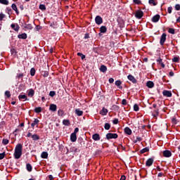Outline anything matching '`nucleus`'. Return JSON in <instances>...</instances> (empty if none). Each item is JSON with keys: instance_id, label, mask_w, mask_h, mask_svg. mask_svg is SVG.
<instances>
[{"instance_id": "nucleus-1", "label": "nucleus", "mask_w": 180, "mask_h": 180, "mask_svg": "<svg viewBox=\"0 0 180 180\" xmlns=\"http://www.w3.org/2000/svg\"><path fill=\"white\" fill-rule=\"evenodd\" d=\"M22 146L20 143L17 144L15 149V153H14V157L15 160H19L20 157H22Z\"/></svg>"}, {"instance_id": "nucleus-2", "label": "nucleus", "mask_w": 180, "mask_h": 180, "mask_svg": "<svg viewBox=\"0 0 180 180\" xmlns=\"http://www.w3.org/2000/svg\"><path fill=\"white\" fill-rule=\"evenodd\" d=\"M144 15V13L141 10H138L135 13V18L136 19H141Z\"/></svg>"}, {"instance_id": "nucleus-3", "label": "nucleus", "mask_w": 180, "mask_h": 180, "mask_svg": "<svg viewBox=\"0 0 180 180\" xmlns=\"http://www.w3.org/2000/svg\"><path fill=\"white\" fill-rule=\"evenodd\" d=\"M117 134L108 133L106 134L107 140H110V139H117Z\"/></svg>"}, {"instance_id": "nucleus-4", "label": "nucleus", "mask_w": 180, "mask_h": 180, "mask_svg": "<svg viewBox=\"0 0 180 180\" xmlns=\"http://www.w3.org/2000/svg\"><path fill=\"white\" fill-rule=\"evenodd\" d=\"M165 40H167V34L164 33L162 34L160 37V43L161 46H164V44L165 43Z\"/></svg>"}, {"instance_id": "nucleus-5", "label": "nucleus", "mask_w": 180, "mask_h": 180, "mask_svg": "<svg viewBox=\"0 0 180 180\" xmlns=\"http://www.w3.org/2000/svg\"><path fill=\"white\" fill-rule=\"evenodd\" d=\"M95 22L96 25H102V23H103V20L102 19V17L97 15L95 18Z\"/></svg>"}, {"instance_id": "nucleus-6", "label": "nucleus", "mask_w": 180, "mask_h": 180, "mask_svg": "<svg viewBox=\"0 0 180 180\" xmlns=\"http://www.w3.org/2000/svg\"><path fill=\"white\" fill-rule=\"evenodd\" d=\"M162 94L164 96H167V98H171V96H172V93L167 90H164Z\"/></svg>"}, {"instance_id": "nucleus-7", "label": "nucleus", "mask_w": 180, "mask_h": 180, "mask_svg": "<svg viewBox=\"0 0 180 180\" xmlns=\"http://www.w3.org/2000/svg\"><path fill=\"white\" fill-rule=\"evenodd\" d=\"M154 162V159L153 158L148 159L146 161V167H151L153 163Z\"/></svg>"}, {"instance_id": "nucleus-8", "label": "nucleus", "mask_w": 180, "mask_h": 180, "mask_svg": "<svg viewBox=\"0 0 180 180\" xmlns=\"http://www.w3.org/2000/svg\"><path fill=\"white\" fill-rule=\"evenodd\" d=\"M163 155H164V157L169 158L172 155V153L169 150H164Z\"/></svg>"}, {"instance_id": "nucleus-9", "label": "nucleus", "mask_w": 180, "mask_h": 180, "mask_svg": "<svg viewBox=\"0 0 180 180\" xmlns=\"http://www.w3.org/2000/svg\"><path fill=\"white\" fill-rule=\"evenodd\" d=\"M92 139L93 140H94L95 141H99V140H101V136H99V134H94L92 136Z\"/></svg>"}, {"instance_id": "nucleus-10", "label": "nucleus", "mask_w": 180, "mask_h": 180, "mask_svg": "<svg viewBox=\"0 0 180 180\" xmlns=\"http://www.w3.org/2000/svg\"><path fill=\"white\" fill-rule=\"evenodd\" d=\"M127 78L128 79H129V81H131L133 84H136V82H137V80L136 79V78H134V77L131 75H128Z\"/></svg>"}, {"instance_id": "nucleus-11", "label": "nucleus", "mask_w": 180, "mask_h": 180, "mask_svg": "<svg viewBox=\"0 0 180 180\" xmlns=\"http://www.w3.org/2000/svg\"><path fill=\"white\" fill-rule=\"evenodd\" d=\"M158 20H160V15L158 14L152 18V22H153L154 23H157Z\"/></svg>"}, {"instance_id": "nucleus-12", "label": "nucleus", "mask_w": 180, "mask_h": 180, "mask_svg": "<svg viewBox=\"0 0 180 180\" xmlns=\"http://www.w3.org/2000/svg\"><path fill=\"white\" fill-rule=\"evenodd\" d=\"M49 110H51V112H56L57 111V105L55 104H51L49 107Z\"/></svg>"}, {"instance_id": "nucleus-13", "label": "nucleus", "mask_w": 180, "mask_h": 180, "mask_svg": "<svg viewBox=\"0 0 180 180\" xmlns=\"http://www.w3.org/2000/svg\"><path fill=\"white\" fill-rule=\"evenodd\" d=\"M70 140L72 143H75V141H77V134L72 133L70 135Z\"/></svg>"}, {"instance_id": "nucleus-14", "label": "nucleus", "mask_w": 180, "mask_h": 180, "mask_svg": "<svg viewBox=\"0 0 180 180\" xmlns=\"http://www.w3.org/2000/svg\"><path fill=\"white\" fill-rule=\"evenodd\" d=\"M108 109L103 108V109L100 111V115H102L103 116H105V115H108Z\"/></svg>"}, {"instance_id": "nucleus-15", "label": "nucleus", "mask_w": 180, "mask_h": 180, "mask_svg": "<svg viewBox=\"0 0 180 180\" xmlns=\"http://www.w3.org/2000/svg\"><path fill=\"white\" fill-rule=\"evenodd\" d=\"M146 86H148V88H154V82L151 81L147 82Z\"/></svg>"}, {"instance_id": "nucleus-16", "label": "nucleus", "mask_w": 180, "mask_h": 180, "mask_svg": "<svg viewBox=\"0 0 180 180\" xmlns=\"http://www.w3.org/2000/svg\"><path fill=\"white\" fill-rule=\"evenodd\" d=\"M115 85L120 89H122L123 87L122 86V82L120 80L115 81Z\"/></svg>"}, {"instance_id": "nucleus-17", "label": "nucleus", "mask_w": 180, "mask_h": 180, "mask_svg": "<svg viewBox=\"0 0 180 180\" xmlns=\"http://www.w3.org/2000/svg\"><path fill=\"white\" fill-rule=\"evenodd\" d=\"M23 28L27 29L28 30H32V29H33V27L31 25V24L25 23V26H23Z\"/></svg>"}, {"instance_id": "nucleus-18", "label": "nucleus", "mask_w": 180, "mask_h": 180, "mask_svg": "<svg viewBox=\"0 0 180 180\" xmlns=\"http://www.w3.org/2000/svg\"><path fill=\"white\" fill-rule=\"evenodd\" d=\"M124 133L126 134H128V136H131V129H130V128H129V127H126L124 129Z\"/></svg>"}, {"instance_id": "nucleus-19", "label": "nucleus", "mask_w": 180, "mask_h": 180, "mask_svg": "<svg viewBox=\"0 0 180 180\" xmlns=\"http://www.w3.org/2000/svg\"><path fill=\"white\" fill-rule=\"evenodd\" d=\"M11 26L13 29V30H15V32H19V25L12 24Z\"/></svg>"}, {"instance_id": "nucleus-20", "label": "nucleus", "mask_w": 180, "mask_h": 180, "mask_svg": "<svg viewBox=\"0 0 180 180\" xmlns=\"http://www.w3.org/2000/svg\"><path fill=\"white\" fill-rule=\"evenodd\" d=\"M11 8L13 11H15V12H16L17 15H19V11H18V7L16 6V4H13Z\"/></svg>"}, {"instance_id": "nucleus-21", "label": "nucleus", "mask_w": 180, "mask_h": 180, "mask_svg": "<svg viewBox=\"0 0 180 180\" xmlns=\"http://www.w3.org/2000/svg\"><path fill=\"white\" fill-rule=\"evenodd\" d=\"M18 39H27V34H26V33H23L21 34L18 35Z\"/></svg>"}, {"instance_id": "nucleus-22", "label": "nucleus", "mask_w": 180, "mask_h": 180, "mask_svg": "<svg viewBox=\"0 0 180 180\" xmlns=\"http://www.w3.org/2000/svg\"><path fill=\"white\" fill-rule=\"evenodd\" d=\"M100 71H101V72H105V71H108V68H106L105 65H102L100 68Z\"/></svg>"}, {"instance_id": "nucleus-23", "label": "nucleus", "mask_w": 180, "mask_h": 180, "mask_svg": "<svg viewBox=\"0 0 180 180\" xmlns=\"http://www.w3.org/2000/svg\"><path fill=\"white\" fill-rule=\"evenodd\" d=\"M75 113L76 115H77V116H82L84 112H82V110H80L79 109H76Z\"/></svg>"}, {"instance_id": "nucleus-24", "label": "nucleus", "mask_w": 180, "mask_h": 180, "mask_svg": "<svg viewBox=\"0 0 180 180\" xmlns=\"http://www.w3.org/2000/svg\"><path fill=\"white\" fill-rule=\"evenodd\" d=\"M18 98L20 99H20H25V101H29V99L27 98V96H26V95H25V94H23V95H20V96H18Z\"/></svg>"}, {"instance_id": "nucleus-25", "label": "nucleus", "mask_w": 180, "mask_h": 180, "mask_svg": "<svg viewBox=\"0 0 180 180\" xmlns=\"http://www.w3.org/2000/svg\"><path fill=\"white\" fill-rule=\"evenodd\" d=\"M34 96V90H33V89H30V91H28V96H30L32 98V96Z\"/></svg>"}, {"instance_id": "nucleus-26", "label": "nucleus", "mask_w": 180, "mask_h": 180, "mask_svg": "<svg viewBox=\"0 0 180 180\" xmlns=\"http://www.w3.org/2000/svg\"><path fill=\"white\" fill-rule=\"evenodd\" d=\"M107 28L105 26H101L100 28L101 33H106Z\"/></svg>"}, {"instance_id": "nucleus-27", "label": "nucleus", "mask_w": 180, "mask_h": 180, "mask_svg": "<svg viewBox=\"0 0 180 180\" xmlns=\"http://www.w3.org/2000/svg\"><path fill=\"white\" fill-rule=\"evenodd\" d=\"M32 140H34V141L40 140V136H39V135H37V134H33L32 136Z\"/></svg>"}, {"instance_id": "nucleus-28", "label": "nucleus", "mask_w": 180, "mask_h": 180, "mask_svg": "<svg viewBox=\"0 0 180 180\" xmlns=\"http://www.w3.org/2000/svg\"><path fill=\"white\" fill-rule=\"evenodd\" d=\"M39 122L38 119H34V122L31 124L32 127H34L36 124H38Z\"/></svg>"}, {"instance_id": "nucleus-29", "label": "nucleus", "mask_w": 180, "mask_h": 180, "mask_svg": "<svg viewBox=\"0 0 180 180\" xmlns=\"http://www.w3.org/2000/svg\"><path fill=\"white\" fill-rule=\"evenodd\" d=\"M58 116H61L62 117L65 116V115L64 114V111L63 110H59L58 111Z\"/></svg>"}, {"instance_id": "nucleus-30", "label": "nucleus", "mask_w": 180, "mask_h": 180, "mask_svg": "<svg viewBox=\"0 0 180 180\" xmlns=\"http://www.w3.org/2000/svg\"><path fill=\"white\" fill-rule=\"evenodd\" d=\"M35 74H36V70L34 68H31L30 75H32V77H34Z\"/></svg>"}, {"instance_id": "nucleus-31", "label": "nucleus", "mask_w": 180, "mask_h": 180, "mask_svg": "<svg viewBox=\"0 0 180 180\" xmlns=\"http://www.w3.org/2000/svg\"><path fill=\"white\" fill-rule=\"evenodd\" d=\"M41 157V158H47V157H49V153H47V152H43Z\"/></svg>"}, {"instance_id": "nucleus-32", "label": "nucleus", "mask_w": 180, "mask_h": 180, "mask_svg": "<svg viewBox=\"0 0 180 180\" xmlns=\"http://www.w3.org/2000/svg\"><path fill=\"white\" fill-rule=\"evenodd\" d=\"M27 169L29 172H32V165L27 163Z\"/></svg>"}, {"instance_id": "nucleus-33", "label": "nucleus", "mask_w": 180, "mask_h": 180, "mask_svg": "<svg viewBox=\"0 0 180 180\" xmlns=\"http://www.w3.org/2000/svg\"><path fill=\"white\" fill-rule=\"evenodd\" d=\"M0 4H2L3 5H8L9 1L8 0H0Z\"/></svg>"}, {"instance_id": "nucleus-34", "label": "nucleus", "mask_w": 180, "mask_h": 180, "mask_svg": "<svg viewBox=\"0 0 180 180\" xmlns=\"http://www.w3.org/2000/svg\"><path fill=\"white\" fill-rule=\"evenodd\" d=\"M41 112V107L35 108V109H34V112H35V113H40Z\"/></svg>"}, {"instance_id": "nucleus-35", "label": "nucleus", "mask_w": 180, "mask_h": 180, "mask_svg": "<svg viewBox=\"0 0 180 180\" xmlns=\"http://www.w3.org/2000/svg\"><path fill=\"white\" fill-rule=\"evenodd\" d=\"M63 124L65 125V126H70V121L68 120H64L63 121Z\"/></svg>"}, {"instance_id": "nucleus-36", "label": "nucleus", "mask_w": 180, "mask_h": 180, "mask_svg": "<svg viewBox=\"0 0 180 180\" xmlns=\"http://www.w3.org/2000/svg\"><path fill=\"white\" fill-rule=\"evenodd\" d=\"M104 128L105 130H109L110 129V124L109 123H105L104 125Z\"/></svg>"}, {"instance_id": "nucleus-37", "label": "nucleus", "mask_w": 180, "mask_h": 180, "mask_svg": "<svg viewBox=\"0 0 180 180\" xmlns=\"http://www.w3.org/2000/svg\"><path fill=\"white\" fill-rule=\"evenodd\" d=\"M169 33H170L171 34H175V29L174 28H169L168 30Z\"/></svg>"}, {"instance_id": "nucleus-38", "label": "nucleus", "mask_w": 180, "mask_h": 180, "mask_svg": "<svg viewBox=\"0 0 180 180\" xmlns=\"http://www.w3.org/2000/svg\"><path fill=\"white\" fill-rule=\"evenodd\" d=\"M2 143L4 146H6V144H9V140L4 139Z\"/></svg>"}, {"instance_id": "nucleus-39", "label": "nucleus", "mask_w": 180, "mask_h": 180, "mask_svg": "<svg viewBox=\"0 0 180 180\" xmlns=\"http://www.w3.org/2000/svg\"><path fill=\"white\" fill-rule=\"evenodd\" d=\"M23 77H25V74L20 73V74L17 75L16 77L18 78V79H20V78H23Z\"/></svg>"}, {"instance_id": "nucleus-40", "label": "nucleus", "mask_w": 180, "mask_h": 180, "mask_svg": "<svg viewBox=\"0 0 180 180\" xmlns=\"http://www.w3.org/2000/svg\"><path fill=\"white\" fill-rule=\"evenodd\" d=\"M39 9H41V11H46V6L44 4L39 5Z\"/></svg>"}, {"instance_id": "nucleus-41", "label": "nucleus", "mask_w": 180, "mask_h": 180, "mask_svg": "<svg viewBox=\"0 0 180 180\" xmlns=\"http://www.w3.org/2000/svg\"><path fill=\"white\" fill-rule=\"evenodd\" d=\"M147 151H149L148 148H144L141 150V154H144V153H147Z\"/></svg>"}, {"instance_id": "nucleus-42", "label": "nucleus", "mask_w": 180, "mask_h": 180, "mask_svg": "<svg viewBox=\"0 0 180 180\" xmlns=\"http://www.w3.org/2000/svg\"><path fill=\"white\" fill-rule=\"evenodd\" d=\"M139 105L137 104H134V110H135V112H139Z\"/></svg>"}, {"instance_id": "nucleus-43", "label": "nucleus", "mask_w": 180, "mask_h": 180, "mask_svg": "<svg viewBox=\"0 0 180 180\" xmlns=\"http://www.w3.org/2000/svg\"><path fill=\"white\" fill-rule=\"evenodd\" d=\"M11 54L12 55H13V56H16V49H11Z\"/></svg>"}, {"instance_id": "nucleus-44", "label": "nucleus", "mask_w": 180, "mask_h": 180, "mask_svg": "<svg viewBox=\"0 0 180 180\" xmlns=\"http://www.w3.org/2000/svg\"><path fill=\"white\" fill-rule=\"evenodd\" d=\"M149 4H153V6H155V5H157V3H155V0H149Z\"/></svg>"}, {"instance_id": "nucleus-45", "label": "nucleus", "mask_w": 180, "mask_h": 180, "mask_svg": "<svg viewBox=\"0 0 180 180\" xmlns=\"http://www.w3.org/2000/svg\"><path fill=\"white\" fill-rule=\"evenodd\" d=\"M134 4H136V5H141V1L140 0H133Z\"/></svg>"}, {"instance_id": "nucleus-46", "label": "nucleus", "mask_w": 180, "mask_h": 180, "mask_svg": "<svg viewBox=\"0 0 180 180\" xmlns=\"http://www.w3.org/2000/svg\"><path fill=\"white\" fill-rule=\"evenodd\" d=\"M5 95H6V96H7V98H11V91H6Z\"/></svg>"}, {"instance_id": "nucleus-47", "label": "nucleus", "mask_w": 180, "mask_h": 180, "mask_svg": "<svg viewBox=\"0 0 180 180\" xmlns=\"http://www.w3.org/2000/svg\"><path fill=\"white\" fill-rule=\"evenodd\" d=\"M155 114H153V117H157V116H158L159 112H158V110H155Z\"/></svg>"}, {"instance_id": "nucleus-48", "label": "nucleus", "mask_w": 180, "mask_h": 180, "mask_svg": "<svg viewBox=\"0 0 180 180\" xmlns=\"http://www.w3.org/2000/svg\"><path fill=\"white\" fill-rule=\"evenodd\" d=\"M77 56L82 58V60H84L85 58V55L81 53H77Z\"/></svg>"}, {"instance_id": "nucleus-49", "label": "nucleus", "mask_w": 180, "mask_h": 180, "mask_svg": "<svg viewBox=\"0 0 180 180\" xmlns=\"http://www.w3.org/2000/svg\"><path fill=\"white\" fill-rule=\"evenodd\" d=\"M172 61H173V63H178V61H179V58H178V57H174V58L172 59Z\"/></svg>"}, {"instance_id": "nucleus-50", "label": "nucleus", "mask_w": 180, "mask_h": 180, "mask_svg": "<svg viewBox=\"0 0 180 180\" xmlns=\"http://www.w3.org/2000/svg\"><path fill=\"white\" fill-rule=\"evenodd\" d=\"M5 158V152L0 153V160H4Z\"/></svg>"}, {"instance_id": "nucleus-51", "label": "nucleus", "mask_w": 180, "mask_h": 180, "mask_svg": "<svg viewBox=\"0 0 180 180\" xmlns=\"http://www.w3.org/2000/svg\"><path fill=\"white\" fill-rule=\"evenodd\" d=\"M55 95H56V91H50L49 96H51V98H53V96H55Z\"/></svg>"}, {"instance_id": "nucleus-52", "label": "nucleus", "mask_w": 180, "mask_h": 180, "mask_svg": "<svg viewBox=\"0 0 180 180\" xmlns=\"http://www.w3.org/2000/svg\"><path fill=\"white\" fill-rule=\"evenodd\" d=\"M175 9H176V11H180V5L179 4H176Z\"/></svg>"}, {"instance_id": "nucleus-53", "label": "nucleus", "mask_w": 180, "mask_h": 180, "mask_svg": "<svg viewBox=\"0 0 180 180\" xmlns=\"http://www.w3.org/2000/svg\"><path fill=\"white\" fill-rule=\"evenodd\" d=\"M167 11L168 13H172V7H168Z\"/></svg>"}, {"instance_id": "nucleus-54", "label": "nucleus", "mask_w": 180, "mask_h": 180, "mask_svg": "<svg viewBox=\"0 0 180 180\" xmlns=\"http://www.w3.org/2000/svg\"><path fill=\"white\" fill-rule=\"evenodd\" d=\"M122 105H127V101H126V99H123L122 101Z\"/></svg>"}, {"instance_id": "nucleus-55", "label": "nucleus", "mask_w": 180, "mask_h": 180, "mask_svg": "<svg viewBox=\"0 0 180 180\" xmlns=\"http://www.w3.org/2000/svg\"><path fill=\"white\" fill-rule=\"evenodd\" d=\"M78 131H79V129H78V127L75 129V131L73 132V134H77V133H78Z\"/></svg>"}, {"instance_id": "nucleus-56", "label": "nucleus", "mask_w": 180, "mask_h": 180, "mask_svg": "<svg viewBox=\"0 0 180 180\" xmlns=\"http://www.w3.org/2000/svg\"><path fill=\"white\" fill-rule=\"evenodd\" d=\"M108 81L110 84H113V82H115V79L113 78H110Z\"/></svg>"}, {"instance_id": "nucleus-57", "label": "nucleus", "mask_w": 180, "mask_h": 180, "mask_svg": "<svg viewBox=\"0 0 180 180\" xmlns=\"http://www.w3.org/2000/svg\"><path fill=\"white\" fill-rule=\"evenodd\" d=\"M113 109H115V110H119V106L116 105H114L112 106Z\"/></svg>"}, {"instance_id": "nucleus-58", "label": "nucleus", "mask_w": 180, "mask_h": 180, "mask_svg": "<svg viewBox=\"0 0 180 180\" xmlns=\"http://www.w3.org/2000/svg\"><path fill=\"white\" fill-rule=\"evenodd\" d=\"M113 123H114V124H117V123H119V120L115 119V120H113Z\"/></svg>"}, {"instance_id": "nucleus-59", "label": "nucleus", "mask_w": 180, "mask_h": 180, "mask_svg": "<svg viewBox=\"0 0 180 180\" xmlns=\"http://www.w3.org/2000/svg\"><path fill=\"white\" fill-rule=\"evenodd\" d=\"M172 124H176V119L173 118V119L172 120Z\"/></svg>"}, {"instance_id": "nucleus-60", "label": "nucleus", "mask_w": 180, "mask_h": 180, "mask_svg": "<svg viewBox=\"0 0 180 180\" xmlns=\"http://www.w3.org/2000/svg\"><path fill=\"white\" fill-rule=\"evenodd\" d=\"M4 18H5V15L1 13L0 14V20H2L4 19Z\"/></svg>"}, {"instance_id": "nucleus-61", "label": "nucleus", "mask_w": 180, "mask_h": 180, "mask_svg": "<svg viewBox=\"0 0 180 180\" xmlns=\"http://www.w3.org/2000/svg\"><path fill=\"white\" fill-rule=\"evenodd\" d=\"M169 77H174V72L171 71V72L169 73Z\"/></svg>"}, {"instance_id": "nucleus-62", "label": "nucleus", "mask_w": 180, "mask_h": 180, "mask_svg": "<svg viewBox=\"0 0 180 180\" xmlns=\"http://www.w3.org/2000/svg\"><path fill=\"white\" fill-rule=\"evenodd\" d=\"M120 180H126V176L122 175V176H121Z\"/></svg>"}, {"instance_id": "nucleus-63", "label": "nucleus", "mask_w": 180, "mask_h": 180, "mask_svg": "<svg viewBox=\"0 0 180 180\" xmlns=\"http://www.w3.org/2000/svg\"><path fill=\"white\" fill-rule=\"evenodd\" d=\"M163 175H164V174H162V173H159L158 174V176H159V177H162L163 176Z\"/></svg>"}, {"instance_id": "nucleus-64", "label": "nucleus", "mask_w": 180, "mask_h": 180, "mask_svg": "<svg viewBox=\"0 0 180 180\" xmlns=\"http://www.w3.org/2000/svg\"><path fill=\"white\" fill-rule=\"evenodd\" d=\"M49 180H53L54 177H53V175H49Z\"/></svg>"}]
</instances>
